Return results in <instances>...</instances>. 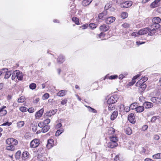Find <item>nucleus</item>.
<instances>
[{
    "label": "nucleus",
    "instance_id": "f8f14e48",
    "mask_svg": "<svg viewBox=\"0 0 161 161\" xmlns=\"http://www.w3.org/2000/svg\"><path fill=\"white\" fill-rule=\"evenodd\" d=\"M15 76L19 80H21L23 78V75L22 72H20L19 70H15Z\"/></svg>",
    "mask_w": 161,
    "mask_h": 161
},
{
    "label": "nucleus",
    "instance_id": "c85d7f7f",
    "mask_svg": "<svg viewBox=\"0 0 161 161\" xmlns=\"http://www.w3.org/2000/svg\"><path fill=\"white\" fill-rule=\"evenodd\" d=\"M72 20L74 22H75V24L77 25H80L79 19L77 17H73L72 18Z\"/></svg>",
    "mask_w": 161,
    "mask_h": 161
},
{
    "label": "nucleus",
    "instance_id": "1a4fd4ad",
    "mask_svg": "<svg viewBox=\"0 0 161 161\" xmlns=\"http://www.w3.org/2000/svg\"><path fill=\"white\" fill-rule=\"evenodd\" d=\"M106 19V23L108 24H110L115 21V18L113 16H107Z\"/></svg>",
    "mask_w": 161,
    "mask_h": 161
},
{
    "label": "nucleus",
    "instance_id": "4c0bfd02",
    "mask_svg": "<svg viewBox=\"0 0 161 161\" xmlns=\"http://www.w3.org/2000/svg\"><path fill=\"white\" fill-rule=\"evenodd\" d=\"M136 106L137 103H134L130 105V107L131 109L133 110L136 109V108L137 107Z\"/></svg>",
    "mask_w": 161,
    "mask_h": 161
},
{
    "label": "nucleus",
    "instance_id": "f3484780",
    "mask_svg": "<svg viewBox=\"0 0 161 161\" xmlns=\"http://www.w3.org/2000/svg\"><path fill=\"white\" fill-rule=\"evenodd\" d=\"M118 77V76L116 75H111L110 76L108 75H106L104 79V80L106 79H109L110 80H114L117 79Z\"/></svg>",
    "mask_w": 161,
    "mask_h": 161
},
{
    "label": "nucleus",
    "instance_id": "69168bd1",
    "mask_svg": "<svg viewBox=\"0 0 161 161\" xmlns=\"http://www.w3.org/2000/svg\"><path fill=\"white\" fill-rule=\"evenodd\" d=\"M34 109L33 108H29L28 109H27V110H28L29 113H32L34 112Z\"/></svg>",
    "mask_w": 161,
    "mask_h": 161
},
{
    "label": "nucleus",
    "instance_id": "4be33fe9",
    "mask_svg": "<svg viewBox=\"0 0 161 161\" xmlns=\"http://www.w3.org/2000/svg\"><path fill=\"white\" fill-rule=\"evenodd\" d=\"M53 140L52 139H50L47 141V147L49 148L53 147Z\"/></svg>",
    "mask_w": 161,
    "mask_h": 161
},
{
    "label": "nucleus",
    "instance_id": "864d4df0",
    "mask_svg": "<svg viewBox=\"0 0 161 161\" xmlns=\"http://www.w3.org/2000/svg\"><path fill=\"white\" fill-rule=\"evenodd\" d=\"M7 69H3L1 70L0 71V76H3V75L4 74L5 72L3 71L4 70L7 71Z\"/></svg>",
    "mask_w": 161,
    "mask_h": 161
},
{
    "label": "nucleus",
    "instance_id": "49530a36",
    "mask_svg": "<svg viewBox=\"0 0 161 161\" xmlns=\"http://www.w3.org/2000/svg\"><path fill=\"white\" fill-rule=\"evenodd\" d=\"M21 155V151L19 150L16 153L15 157L17 159L19 158Z\"/></svg>",
    "mask_w": 161,
    "mask_h": 161
},
{
    "label": "nucleus",
    "instance_id": "a211bd4d",
    "mask_svg": "<svg viewBox=\"0 0 161 161\" xmlns=\"http://www.w3.org/2000/svg\"><path fill=\"white\" fill-rule=\"evenodd\" d=\"M3 71L5 72V73L3 75V76H4V78L6 79H8L12 74L11 72L8 71L7 69V71L4 70Z\"/></svg>",
    "mask_w": 161,
    "mask_h": 161
},
{
    "label": "nucleus",
    "instance_id": "ea45409f",
    "mask_svg": "<svg viewBox=\"0 0 161 161\" xmlns=\"http://www.w3.org/2000/svg\"><path fill=\"white\" fill-rule=\"evenodd\" d=\"M108 108L109 110H113L115 109V107L114 105L113 104H108Z\"/></svg>",
    "mask_w": 161,
    "mask_h": 161
},
{
    "label": "nucleus",
    "instance_id": "e2e57ef3",
    "mask_svg": "<svg viewBox=\"0 0 161 161\" xmlns=\"http://www.w3.org/2000/svg\"><path fill=\"white\" fill-rule=\"evenodd\" d=\"M141 79L143 80V81L144 83L146 81L148 80V78L147 76H144V77H143L142 78V79Z\"/></svg>",
    "mask_w": 161,
    "mask_h": 161
},
{
    "label": "nucleus",
    "instance_id": "c03bdc74",
    "mask_svg": "<svg viewBox=\"0 0 161 161\" xmlns=\"http://www.w3.org/2000/svg\"><path fill=\"white\" fill-rule=\"evenodd\" d=\"M29 87L31 89H34L36 87V85L35 83H31Z\"/></svg>",
    "mask_w": 161,
    "mask_h": 161
},
{
    "label": "nucleus",
    "instance_id": "f257e3e1",
    "mask_svg": "<svg viewBox=\"0 0 161 161\" xmlns=\"http://www.w3.org/2000/svg\"><path fill=\"white\" fill-rule=\"evenodd\" d=\"M161 21V19L158 17H154L152 19L153 24L152 28L155 27L156 29H158L160 27V25L159 24Z\"/></svg>",
    "mask_w": 161,
    "mask_h": 161
},
{
    "label": "nucleus",
    "instance_id": "4468645a",
    "mask_svg": "<svg viewBox=\"0 0 161 161\" xmlns=\"http://www.w3.org/2000/svg\"><path fill=\"white\" fill-rule=\"evenodd\" d=\"M157 29H156L155 27L152 28V25H151V28H149V30H150L148 31L149 32L148 35L150 36L153 35L156 32V30Z\"/></svg>",
    "mask_w": 161,
    "mask_h": 161
},
{
    "label": "nucleus",
    "instance_id": "4d7b16f0",
    "mask_svg": "<svg viewBox=\"0 0 161 161\" xmlns=\"http://www.w3.org/2000/svg\"><path fill=\"white\" fill-rule=\"evenodd\" d=\"M130 109V107L128 106L125 107L124 108V111L126 112H129Z\"/></svg>",
    "mask_w": 161,
    "mask_h": 161
},
{
    "label": "nucleus",
    "instance_id": "423d86ee",
    "mask_svg": "<svg viewBox=\"0 0 161 161\" xmlns=\"http://www.w3.org/2000/svg\"><path fill=\"white\" fill-rule=\"evenodd\" d=\"M107 14V11L104 10L98 14V17L100 19L102 20L105 19L107 16H108Z\"/></svg>",
    "mask_w": 161,
    "mask_h": 161
},
{
    "label": "nucleus",
    "instance_id": "7c9ffc66",
    "mask_svg": "<svg viewBox=\"0 0 161 161\" xmlns=\"http://www.w3.org/2000/svg\"><path fill=\"white\" fill-rule=\"evenodd\" d=\"M64 131V129L63 128H60L56 132L55 135L57 136H59L60 134L62 133Z\"/></svg>",
    "mask_w": 161,
    "mask_h": 161
},
{
    "label": "nucleus",
    "instance_id": "aec40b11",
    "mask_svg": "<svg viewBox=\"0 0 161 161\" xmlns=\"http://www.w3.org/2000/svg\"><path fill=\"white\" fill-rule=\"evenodd\" d=\"M118 145L117 142H114L110 141L108 143V147L111 148H113L116 147Z\"/></svg>",
    "mask_w": 161,
    "mask_h": 161
},
{
    "label": "nucleus",
    "instance_id": "5701e85b",
    "mask_svg": "<svg viewBox=\"0 0 161 161\" xmlns=\"http://www.w3.org/2000/svg\"><path fill=\"white\" fill-rule=\"evenodd\" d=\"M64 61V56L62 55H60L57 58V62L61 64Z\"/></svg>",
    "mask_w": 161,
    "mask_h": 161
},
{
    "label": "nucleus",
    "instance_id": "f704fd0d",
    "mask_svg": "<svg viewBox=\"0 0 161 161\" xmlns=\"http://www.w3.org/2000/svg\"><path fill=\"white\" fill-rule=\"evenodd\" d=\"M153 158L159 159L161 158V153H158L153 156Z\"/></svg>",
    "mask_w": 161,
    "mask_h": 161
},
{
    "label": "nucleus",
    "instance_id": "7ed1b4c3",
    "mask_svg": "<svg viewBox=\"0 0 161 161\" xmlns=\"http://www.w3.org/2000/svg\"><path fill=\"white\" fill-rule=\"evenodd\" d=\"M6 142L8 145H11L13 146L17 145L18 143V141L16 139L13 138H9L7 139Z\"/></svg>",
    "mask_w": 161,
    "mask_h": 161
},
{
    "label": "nucleus",
    "instance_id": "bf43d9fd",
    "mask_svg": "<svg viewBox=\"0 0 161 161\" xmlns=\"http://www.w3.org/2000/svg\"><path fill=\"white\" fill-rule=\"evenodd\" d=\"M38 126L40 127L43 128V127H44V126H45V124L43 122H40L38 123Z\"/></svg>",
    "mask_w": 161,
    "mask_h": 161
},
{
    "label": "nucleus",
    "instance_id": "680f3d73",
    "mask_svg": "<svg viewBox=\"0 0 161 161\" xmlns=\"http://www.w3.org/2000/svg\"><path fill=\"white\" fill-rule=\"evenodd\" d=\"M32 129L34 132H35L37 129V126L36 125H32Z\"/></svg>",
    "mask_w": 161,
    "mask_h": 161
},
{
    "label": "nucleus",
    "instance_id": "ddd939ff",
    "mask_svg": "<svg viewBox=\"0 0 161 161\" xmlns=\"http://www.w3.org/2000/svg\"><path fill=\"white\" fill-rule=\"evenodd\" d=\"M29 153L27 151H25L23 153L21 158L23 160H25L29 158Z\"/></svg>",
    "mask_w": 161,
    "mask_h": 161
},
{
    "label": "nucleus",
    "instance_id": "6ab92c4d",
    "mask_svg": "<svg viewBox=\"0 0 161 161\" xmlns=\"http://www.w3.org/2000/svg\"><path fill=\"white\" fill-rule=\"evenodd\" d=\"M118 114V112L117 111H114L112 113L110 116V119L111 120H114L117 117Z\"/></svg>",
    "mask_w": 161,
    "mask_h": 161
},
{
    "label": "nucleus",
    "instance_id": "c756f323",
    "mask_svg": "<svg viewBox=\"0 0 161 161\" xmlns=\"http://www.w3.org/2000/svg\"><path fill=\"white\" fill-rule=\"evenodd\" d=\"M110 141L117 142L118 141V138L116 136H110Z\"/></svg>",
    "mask_w": 161,
    "mask_h": 161
},
{
    "label": "nucleus",
    "instance_id": "bb28decb",
    "mask_svg": "<svg viewBox=\"0 0 161 161\" xmlns=\"http://www.w3.org/2000/svg\"><path fill=\"white\" fill-rule=\"evenodd\" d=\"M159 3L156 0H155L151 4L150 7L152 8H154L158 6L159 5Z\"/></svg>",
    "mask_w": 161,
    "mask_h": 161
},
{
    "label": "nucleus",
    "instance_id": "2eb2a0df",
    "mask_svg": "<svg viewBox=\"0 0 161 161\" xmlns=\"http://www.w3.org/2000/svg\"><path fill=\"white\" fill-rule=\"evenodd\" d=\"M109 29V26L106 25H103L100 27V30L103 31H106Z\"/></svg>",
    "mask_w": 161,
    "mask_h": 161
},
{
    "label": "nucleus",
    "instance_id": "412c9836",
    "mask_svg": "<svg viewBox=\"0 0 161 161\" xmlns=\"http://www.w3.org/2000/svg\"><path fill=\"white\" fill-rule=\"evenodd\" d=\"M67 92V91L61 90L57 93V95L59 97H63L66 94Z\"/></svg>",
    "mask_w": 161,
    "mask_h": 161
},
{
    "label": "nucleus",
    "instance_id": "393cba45",
    "mask_svg": "<svg viewBox=\"0 0 161 161\" xmlns=\"http://www.w3.org/2000/svg\"><path fill=\"white\" fill-rule=\"evenodd\" d=\"M136 110L138 113H141L144 110V108L143 106H139L137 107L136 108Z\"/></svg>",
    "mask_w": 161,
    "mask_h": 161
},
{
    "label": "nucleus",
    "instance_id": "3c124183",
    "mask_svg": "<svg viewBox=\"0 0 161 161\" xmlns=\"http://www.w3.org/2000/svg\"><path fill=\"white\" fill-rule=\"evenodd\" d=\"M7 114V111L6 110H3L0 113V115L1 116H4Z\"/></svg>",
    "mask_w": 161,
    "mask_h": 161
},
{
    "label": "nucleus",
    "instance_id": "20e7f679",
    "mask_svg": "<svg viewBox=\"0 0 161 161\" xmlns=\"http://www.w3.org/2000/svg\"><path fill=\"white\" fill-rule=\"evenodd\" d=\"M39 144V140L37 139H35L31 142L30 144V146L31 148H35L37 147Z\"/></svg>",
    "mask_w": 161,
    "mask_h": 161
},
{
    "label": "nucleus",
    "instance_id": "dca6fc26",
    "mask_svg": "<svg viewBox=\"0 0 161 161\" xmlns=\"http://www.w3.org/2000/svg\"><path fill=\"white\" fill-rule=\"evenodd\" d=\"M149 30L148 28L141 29L138 32V34H139V35H144L147 33L148 31Z\"/></svg>",
    "mask_w": 161,
    "mask_h": 161
},
{
    "label": "nucleus",
    "instance_id": "6e6552de",
    "mask_svg": "<svg viewBox=\"0 0 161 161\" xmlns=\"http://www.w3.org/2000/svg\"><path fill=\"white\" fill-rule=\"evenodd\" d=\"M128 119L131 123L134 124L135 122V119L134 114L133 113L130 114L128 117Z\"/></svg>",
    "mask_w": 161,
    "mask_h": 161
},
{
    "label": "nucleus",
    "instance_id": "0e129e2a",
    "mask_svg": "<svg viewBox=\"0 0 161 161\" xmlns=\"http://www.w3.org/2000/svg\"><path fill=\"white\" fill-rule=\"evenodd\" d=\"M15 71H14L12 74V80H14L16 76H15Z\"/></svg>",
    "mask_w": 161,
    "mask_h": 161
},
{
    "label": "nucleus",
    "instance_id": "052dcab7",
    "mask_svg": "<svg viewBox=\"0 0 161 161\" xmlns=\"http://www.w3.org/2000/svg\"><path fill=\"white\" fill-rule=\"evenodd\" d=\"M11 124H12L11 122H7L6 123H4L3 124V125H3V126L7 125V126H10V125H11Z\"/></svg>",
    "mask_w": 161,
    "mask_h": 161
},
{
    "label": "nucleus",
    "instance_id": "9d476101",
    "mask_svg": "<svg viewBox=\"0 0 161 161\" xmlns=\"http://www.w3.org/2000/svg\"><path fill=\"white\" fill-rule=\"evenodd\" d=\"M44 112L43 108H41L36 114L35 116L36 119H39L42 116Z\"/></svg>",
    "mask_w": 161,
    "mask_h": 161
},
{
    "label": "nucleus",
    "instance_id": "39448f33",
    "mask_svg": "<svg viewBox=\"0 0 161 161\" xmlns=\"http://www.w3.org/2000/svg\"><path fill=\"white\" fill-rule=\"evenodd\" d=\"M132 4V2L130 1H126L120 4V6L122 8H128L130 7Z\"/></svg>",
    "mask_w": 161,
    "mask_h": 161
},
{
    "label": "nucleus",
    "instance_id": "de8ad7c7",
    "mask_svg": "<svg viewBox=\"0 0 161 161\" xmlns=\"http://www.w3.org/2000/svg\"><path fill=\"white\" fill-rule=\"evenodd\" d=\"M49 97V94L48 93H46L43 95L42 99L43 100H45L48 98Z\"/></svg>",
    "mask_w": 161,
    "mask_h": 161
},
{
    "label": "nucleus",
    "instance_id": "0eeeda50",
    "mask_svg": "<svg viewBox=\"0 0 161 161\" xmlns=\"http://www.w3.org/2000/svg\"><path fill=\"white\" fill-rule=\"evenodd\" d=\"M57 111V109L51 110L47 112L44 115L46 117H49L52 115H54Z\"/></svg>",
    "mask_w": 161,
    "mask_h": 161
},
{
    "label": "nucleus",
    "instance_id": "9b49d317",
    "mask_svg": "<svg viewBox=\"0 0 161 161\" xmlns=\"http://www.w3.org/2000/svg\"><path fill=\"white\" fill-rule=\"evenodd\" d=\"M144 108L146 109L150 108L153 106V104L152 103L150 102H145L143 103V104Z\"/></svg>",
    "mask_w": 161,
    "mask_h": 161
},
{
    "label": "nucleus",
    "instance_id": "72a5a7b5",
    "mask_svg": "<svg viewBox=\"0 0 161 161\" xmlns=\"http://www.w3.org/2000/svg\"><path fill=\"white\" fill-rule=\"evenodd\" d=\"M151 100L153 103H156L159 102V101H158V98L156 97H154L151 98Z\"/></svg>",
    "mask_w": 161,
    "mask_h": 161
},
{
    "label": "nucleus",
    "instance_id": "a878e982",
    "mask_svg": "<svg viewBox=\"0 0 161 161\" xmlns=\"http://www.w3.org/2000/svg\"><path fill=\"white\" fill-rule=\"evenodd\" d=\"M92 0H84L82 2V4L84 6H87L89 5Z\"/></svg>",
    "mask_w": 161,
    "mask_h": 161
},
{
    "label": "nucleus",
    "instance_id": "cd10ccee",
    "mask_svg": "<svg viewBox=\"0 0 161 161\" xmlns=\"http://www.w3.org/2000/svg\"><path fill=\"white\" fill-rule=\"evenodd\" d=\"M86 107H87L88 111L90 112H92L93 113H97V111L95 109L89 106H86Z\"/></svg>",
    "mask_w": 161,
    "mask_h": 161
},
{
    "label": "nucleus",
    "instance_id": "338daca9",
    "mask_svg": "<svg viewBox=\"0 0 161 161\" xmlns=\"http://www.w3.org/2000/svg\"><path fill=\"white\" fill-rule=\"evenodd\" d=\"M88 25H84L81 26L80 27L83 29H85L87 28L88 27Z\"/></svg>",
    "mask_w": 161,
    "mask_h": 161
},
{
    "label": "nucleus",
    "instance_id": "603ef678",
    "mask_svg": "<svg viewBox=\"0 0 161 161\" xmlns=\"http://www.w3.org/2000/svg\"><path fill=\"white\" fill-rule=\"evenodd\" d=\"M68 102V100L67 99L65 98L62 101H61V103L62 105H64L66 104Z\"/></svg>",
    "mask_w": 161,
    "mask_h": 161
},
{
    "label": "nucleus",
    "instance_id": "13d9d810",
    "mask_svg": "<svg viewBox=\"0 0 161 161\" xmlns=\"http://www.w3.org/2000/svg\"><path fill=\"white\" fill-rule=\"evenodd\" d=\"M90 27L92 29H94L96 27V25L95 24L91 23L89 25Z\"/></svg>",
    "mask_w": 161,
    "mask_h": 161
},
{
    "label": "nucleus",
    "instance_id": "f03ea898",
    "mask_svg": "<svg viewBox=\"0 0 161 161\" xmlns=\"http://www.w3.org/2000/svg\"><path fill=\"white\" fill-rule=\"evenodd\" d=\"M108 99L107 101L108 104H114L117 102L118 99V96L116 94L113 95L109 97H108Z\"/></svg>",
    "mask_w": 161,
    "mask_h": 161
},
{
    "label": "nucleus",
    "instance_id": "09e8293b",
    "mask_svg": "<svg viewBox=\"0 0 161 161\" xmlns=\"http://www.w3.org/2000/svg\"><path fill=\"white\" fill-rule=\"evenodd\" d=\"M111 7V4L109 3H107L105 6V10L107 11V10L108 9Z\"/></svg>",
    "mask_w": 161,
    "mask_h": 161
},
{
    "label": "nucleus",
    "instance_id": "6e6d98bb",
    "mask_svg": "<svg viewBox=\"0 0 161 161\" xmlns=\"http://www.w3.org/2000/svg\"><path fill=\"white\" fill-rule=\"evenodd\" d=\"M50 120L49 119H47L45 120L43 122L45 124V125H46V124H48L49 123H50Z\"/></svg>",
    "mask_w": 161,
    "mask_h": 161
},
{
    "label": "nucleus",
    "instance_id": "a18cd8bd",
    "mask_svg": "<svg viewBox=\"0 0 161 161\" xmlns=\"http://www.w3.org/2000/svg\"><path fill=\"white\" fill-rule=\"evenodd\" d=\"M25 100V97L23 96H21L18 100V103H23L24 102Z\"/></svg>",
    "mask_w": 161,
    "mask_h": 161
},
{
    "label": "nucleus",
    "instance_id": "a19ab883",
    "mask_svg": "<svg viewBox=\"0 0 161 161\" xmlns=\"http://www.w3.org/2000/svg\"><path fill=\"white\" fill-rule=\"evenodd\" d=\"M24 125V122L23 121H20L17 123V126L20 128L22 127Z\"/></svg>",
    "mask_w": 161,
    "mask_h": 161
},
{
    "label": "nucleus",
    "instance_id": "2f4dec72",
    "mask_svg": "<svg viewBox=\"0 0 161 161\" xmlns=\"http://www.w3.org/2000/svg\"><path fill=\"white\" fill-rule=\"evenodd\" d=\"M125 130L126 134L128 135H130L132 133L131 130L129 127L127 128Z\"/></svg>",
    "mask_w": 161,
    "mask_h": 161
},
{
    "label": "nucleus",
    "instance_id": "774afa93",
    "mask_svg": "<svg viewBox=\"0 0 161 161\" xmlns=\"http://www.w3.org/2000/svg\"><path fill=\"white\" fill-rule=\"evenodd\" d=\"M114 160V161H120L119 155H117L115 156Z\"/></svg>",
    "mask_w": 161,
    "mask_h": 161
},
{
    "label": "nucleus",
    "instance_id": "5fc2aeb1",
    "mask_svg": "<svg viewBox=\"0 0 161 161\" xmlns=\"http://www.w3.org/2000/svg\"><path fill=\"white\" fill-rule=\"evenodd\" d=\"M158 119V116H153L152 118L151 121L152 122H154L156 119Z\"/></svg>",
    "mask_w": 161,
    "mask_h": 161
},
{
    "label": "nucleus",
    "instance_id": "e433bc0d",
    "mask_svg": "<svg viewBox=\"0 0 161 161\" xmlns=\"http://www.w3.org/2000/svg\"><path fill=\"white\" fill-rule=\"evenodd\" d=\"M144 83V82L141 79H140L139 81L136 83V86H141Z\"/></svg>",
    "mask_w": 161,
    "mask_h": 161
},
{
    "label": "nucleus",
    "instance_id": "37998d69",
    "mask_svg": "<svg viewBox=\"0 0 161 161\" xmlns=\"http://www.w3.org/2000/svg\"><path fill=\"white\" fill-rule=\"evenodd\" d=\"M19 110L22 112H25L27 110V108L25 107H21L19 108Z\"/></svg>",
    "mask_w": 161,
    "mask_h": 161
},
{
    "label": "nucleus",
    "instance_id": "b1692460",
    "mask_svg": "<svg viewBox=\"0 0 161 161\" xmlns=\"http://www.w3.org/2000/svg\"><path fill=\"white\" fill-rule=\"evenodd\" d=\"M50 128V127L48 125H46L42 128V131L44 133L46 132L49 130Z\"/></svg>",
    "mask_w": 161,
    "mask_h": 161
},
{
    "label": "nucleus",
    "instance_id": "8fccbe9b",
    "mask_svg": "<svg viewBox=\"0 0 161 161\" xmlns=\"http://www.w3.org/2000/svg\"><path fill=\"white\" fill-rule=\"evenodd\" d=\"M130 26V24H129L128 23H125L122 25V27H123L124 28H128Z\"/></svg>",
    "mask_w": 161,
    "mask_h": 161
},
{
    "label": "nucleus",
    "instance_id": "79ce46f5",
    "mask_svg": "<svg viewBox=\"0 0 161 161\" xmlns=\"http://www.w3.org/2000/svg\"><path fill=\"white\" fill-rule=\"evenodd\" d=\"M128 14L127 13L123 12L121 13V17L123 19H124L127 18L128 16Z\"/></svg>",
    "mask_w": 161,
    "mask_h": 161
},
{
    "label": "nucleus",
    "instance_id": "473e14b6",
    "mask_svg": "<svg viewBox=\"0 0 161 161\" xmlns=\"http://www.w3.org/2000/svg\"><path fill=\"white\" fill-rule=\"evenodd\" d=\"M115 129L111 127L108 129V133L109 135H112L114 133Z\"/></svg>",
    "mask_w": 161,
    "mask_h": 161
},
{
    "label": "nucleus",
    "instance_id": "58836bf2",
    "mask_svg": "<svg viewBox=\"0 0 161 161\" xmlns=\"http://www.w3.org/2000/svg\"><path fill=\"white\" fill-rule=\"evenodd\" d=\"M139 87H140V89H141V91H144L147 87V85L145 83H144L142 85H141V86H139Z\"/></svg>",
    "mask_w": 161,
    "mask_h": 161
},
{
    "label": "nucleus",
    "instance_id": "c9c22d12",
    "mask_svg": "<svg viewBox=\"0 0 161 161\" xmlns=\"http://www.w3.org/2000/svg\"><path fill=\"white\" fill-rule=\"evenodd\" d=\"M9 146H7L6 149L8 150L13 151L14 149V147L11 145H8Z\"/></svg>",
    "mask_w": 161,
    "mask_h": 161
}]
</instances>
